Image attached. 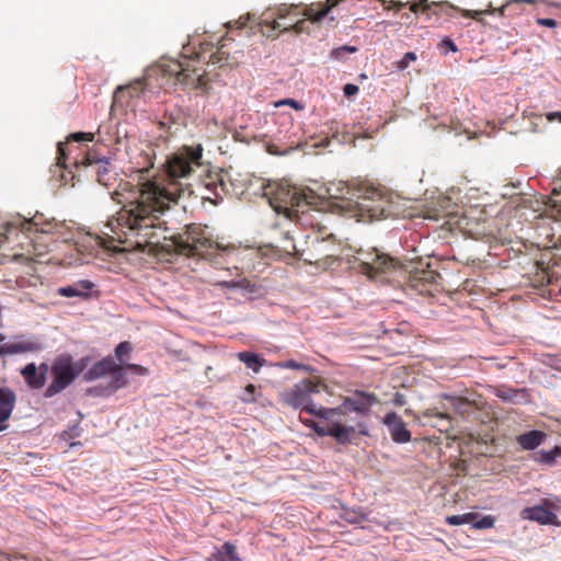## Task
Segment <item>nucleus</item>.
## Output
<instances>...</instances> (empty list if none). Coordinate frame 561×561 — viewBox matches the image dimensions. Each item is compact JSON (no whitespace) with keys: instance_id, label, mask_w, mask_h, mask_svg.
<instances>
[{"instance_id":"obj_1","label":"nucleus","mask_w":561,"mask_h":561,"mask_svg":"<svg viewBox=\"0 0 561 561\" xmlns=\"http://www.w3.org/2000/svg\"><path fill=\"white\" fill-rule=\"evenodd\" d=\"M203 147L184 146L167 157L161 174L139 182L122 194V208L107 224L113 239L145 251L167 239L161 216L192 191L186 180L202 165Z\"/></svg>"},{"instance_id":"obj_2","label":"nucleus","mask_w":561,"mask_h":561,"mask_svg":"<svg viewBox=\"0 0 561 561\" xmlns=\"http://www.w3.org/2000/svg\"><path fill=\"white\" fill-rule=\"evenodd\" d=\"M378 403L375 393L356 390L352 396L343 399L342 403L336 408L322 409V422L304 419L301 422L313 430L317 435L330 436L340 445H347L353 442L355 434L367 436L368 426L366 422L359 421L355 425H348L347 416L351 412H355L362 416L370 414L373 405Z\"/></svg>"},{"instance_id":"obj_3","label":"nucleus","mask_w":561,"mask_h":561,"mask_svg":"<svg viewBox=\"0 0 561 561\" xmlns=\"http://www.w3.org/2000/svg\"><path fill=\"white\" fill-rule=\"evenodd\" d=\"M197 64L222 68L229 65V54L224 46L215 47L211 43H201L198 50L192 55H183L182 60L164 59L152 71L160 72L163 78H173L178 83L207 93L210 82L209 71L197 67Z\"/></svg>"},{"instance_id":"obj_4","label":"nucleus","mask_w":561,"mask_h":561,"mask_svg":"<svg viewBox=\"0 0 561 561\" xmlns=\"http://www.w3.org/2000/svg\"><path fill=\"white\" fill-rule=\"evenodd\" d=\"M264 196L277 214L304 226L319 227L312 213H321L323 199L311 188L293 186L286 181L273 182L264 187Z\"/></svg>"},{"instance_id":"obj_5","label":"nucleus","mask_w":561,"mask_h":561,"mask_svg":"<svg viewBox=\"0 0 561 561\" xmlns=\"http://www.w3.org/2000/svg\"><path fill=\"white\" fill-rule=\"evenodd\" d=\"M171 242L175 253L207 260L217 268L228 270L236 263L238 248L213 240L206 228L197 224L188 225L183 233L172 237Z\"/></svg>"},{"instance_id":"obj_6","label":"nucleus","mask_w":561,"mask_h":561,"mask_svg":"<svg viewBox=\"0 0 561 561\" xmlns=\"http://www.w3.org/2000/svg\"><path fill=\"white\" fill-rule=\"evenodd\" d=\"M56 224L50 220H44L43 215H35L31 219L13 220L12 227L5 236L8 240L12 239V257L14 260L25 259L35 260L49 251L50 233L55 229Z\"/></svg>"},{"instance_id":"obj_7","label":"nucleus","mask_w":561,"mask_h":561,"mask_svg":"<svg viewBox=\"0 0 561 561\" xmlns=\"http://www.w3.org/2000/svg\"><path fill=\"white\" fill-rule=\"evenodd\" d=\"M344 0H327L323 2H316L307 5L302 12L298 10L297 5H283L277 9L276 16L270 22L264 19L262 24L267 25L273 31H295L302 33L305 31V20L299 19L300 15L305 16L312 23L320 22L329 12L337 7Z\"/></svg>"},{"instance_id":"obj_8","label":"nucleus","mask_w":561,"mask_h":561,"mask_svg":"<svg viewBox=\"0 0 561 561\" xmlns=\"http://www.w3.org/2000/svg\"><path fill=\"white\" fill-rule=\"evenodd\" d=\"M336 190V198L354 202V206L367 213L370 219L386 218L391 214L388 199L376 188H352L347 184H340Z\"/></svg>"},{"instance_id":"obj_9","label":"nucleus","mask_w":561,"mask_h":561,"mask_svg":"<svg viewBox=\"0 0 561 561\" xmlns=\"http://www.w3.org/2000/svg\"><path fill=\"white\" fill-rule=\"evenodd\" d=\"M88 359L75 360L69 354L58 355L51 363V382L45 389L44 397L51 398L68 388L87 367Z\"/></svg>"},{"instance_id":"obj_10","label":"nucleus","mask_w":561,"mask_h":561,"mask_svg":"<svg viewBox=\"0 0 561 561\" xmlns=\"http://www.w3.org/2000/svg\"><path fill=\"white\" fill-rule=\"evenodd\" d=\"M325 389L327 386L320 381L305 379L283 391L280 393V401L283 404L295 409L301 408L306 413L314 415L322 421L320 411L325 408L316 407L312 402L311 396Z\"/></svg>"},{"instance_id":"obj_11","label":"nucleus","mask_w":561,"mask_h":561,"mask_svg":"<svg viewBox=\"0 0 561 561\" xmlns=\"http://www.w3.org/2000/svg\"><path fill=\"white\" fill-rule=\"evenodd\" d=\"M439 274L430 268V265L414 268L410 271L407 288L416 291L420 295H426L431 293V287L436 283Z\"/></svg>"},{"instance_id":"obj_12","label":"nucleus","mask_w":561,"mask_h":561,"mask_svg":"<svg viewBox=\"0 0 561 561\" xmlns=\"http://www.w3.org/2000/svg\"><path fill=\"white\" fill-rule=\"evenodd\" d=\"M419 420L423 425L437 427L439 432H447L451 427V416L447 411V405L440 403L439 407H432L420 412Z\"/></svg>"},{"instance_id":"obj_13","label":"nucleus","mask_w":561,"mask_h":561,"mask_svg":"<svg viewBox=\"0 0 561 561\" xmlns=\"http://www.w3.org/2000/svg\"><path fill=\"white\" fill-rule=\"evenodd\" d=\"M383 424L388 427L391 439L397 444H405L411 440V432L405 422L396 412H388L383 416Z\"/></svg>"},{"instance_id":"obj_14","label":"nucleus","mask_w":561,"mask_h":561,"mask_svg":"<svg viewBox=\"0 0 561 561\" xmlns=\"http://www.w3.org/2000/svg\"><path fill=\"white\" fill-rule=\"evenodd\" d=\"M523 519L535 520L541 525H556L557 515L542 505H535L533 507H526L520 512Z\"/></svg>"},{"instance_id":"obj_15","label":"nucleus","mask_w":561,"mask_h":561,"mask_svg":"<svg viewBox=\"0 0 561 561\" xmlns=\"http://www.w3.org/2000/svg\"><path fill=\"white\" fill-rule=\"evenodd\" d=\"M455 10V8L447 3V2H435V1H428V0H420V1H413L410 4V11L417 14V13H428L432 12L434 14L438 13H445L447 15H450V13Z\"/></svg>"},{"instance_id":"obj_16","label":"nucleus","mask_w":561,"mask_h":561,"mask_svg":"<svg viewBox=\"0 0 561 561\" xmlns=\"http://www.w3.org/2000/svg\"><path fill=\"white\" fill-rule=\"evenodd\" d=\"M440 398L445 401L444 403L447 405V411L454 410L460 415L470 414L477 409L476 403L465 397L442 394Z\"/></svg>"},{"instance_id":"obj_17","label":"nucleus","mask_w":561,"mask_h":561,"mask_svg":"<svg viewBox=\"0 0 561 561\" xmlns=\"http://www.w3.org/2000/svg\"><path fill=\"white\" fill-rule=\"evenodd\" d=\"M94 287V284L89 279H81L71 285L59 287L57 289L58 295L62 297H80L88 298L89 291Z\"/></svg>"},{"instance_id":"obj_18","label":"nucleus","mask_w":561,"mask_h":561,"mask_svg":"<svg viewBox=\"0 0 561 561\" xmlns=\"http://www.w3.org/2000/svg\"><path fill=\"white\" fill-rule=\"evenodd\" d=\"M116 367V363L112 357H105L99 362H96L85 374L84 380L92 381L99 378L104 377L110 374Z\"/></svg>"},{"instance_id":"obj_19","label":"nucleus","mask_w":561,"mask_h":561,"mask_svg":"<svg viewBox=\"0 0 561 561\" xmlns=\"http://www.w3.org/2000/svg\"><path fill=\"white\" fill-rule=\"evenodd\" d=\"M21 375L25 383L31 389H42L46 383V377L37 371L35 363H30L21 369Z\"/></svg>"},{"instance_id":"obj_20","label":"nucleus","mask_w":561,"mask_h":561,"mask_svg":"<svg viewBox=\"0 0 561 561\" xmlns=\"http://www.w3.org/2000/svg\"><path fill=\"white\" fill-rule=\"evenodd\" d=\"M396 261L388 254L379 252V260H374L365 272L370 278L396 268Z\"/></svg>"},{"instance_id":"obj_21","label":"nucleus","mask_w":561,"mask_h":561,"mask_svg":"<svg viewBox=\"0 0 561 561\" xmlns=\"http://www.w3.org/2000/svg\"><path fill=\"white\" fill-rule=\"evenodd\" d=\"M42 350V345L39 342L35 340H24L14 343L5 344L1 347V352L5 354H19L26 352H38Z\"/></svg>"},{"instance_id":"obj_22","label":"nucleus","mask_w":561,"mask_h":561,"mask_svg":"<svg viewBox=\"0 0 561 561\" xmlns=\"http://www.w3.org/2000/svg\"><path fill=\"white\" fill-rule=\"evenodd\" d=\"M545 437L546 434L543 432L534 430L518 435L516 440L522 446V448L531 450L538 447Z\"/></svg>"},{"instance_id":"obj_23","label":"nucleus","mask_w":561,"mask_h":561,"mask_svg":"<svg viewBox=\"0 0 561 561\" xmlns=\"http://www.w3.org/2000/svg\"><path fill=\"white\" fill-rule=\"evenodd\" d=\"M207 561H241L236 546L231 542H225L217 549Z\"/></svg>"},{"instance_id":"obj_24","label":"nucleus","mask_w":561,"mask_h":561,"mask_svg":"<svg viewBox=\"0 0 561 561\" xmlns=\"http://www.w3.org/2000/svg\"><path fill=\"white\" fill-rule=\"evenodd\" d=\"M538 2H543V0H508L506 1L505 4H503L501 8H497V9H493L490 7L489 10H485V11H465L463 12V16H467V18H472L474 20H478V15L480 14H499L500 16H504L505 14V9L512 4V3H529V4H533V3H538Z\"/></svg>"},{"instance_id":"obj_25","label":"nucleus","mask_w":561,"mask_h":561,"mask_svg":"<svg viewBox=\"0 0 561 561\" xmlns=\"http://www.w3.org/2000/svg\"><path fill=\"white\" fill-rule=\"evenodd\" d=\"M16 401V396L8 387L0 388V412L4 413L8 417L11 416Z\"/></svg>"},{"instance_id":"obj_26","label":"nucleus","mask_w":561,"mask_h":561,"mask_svg":"<svg viewBox=\"0 0 561 561\" xmlns=\"http://www.w3.org/2000/svg\"><path fill=\"white\" fill-rule=\"evenodd\" d=\"M94 170H95L96 181L101 185H103L105 187H110L112 185L111 180H112V173H113L111 163L108 161H98L94 164Z\"/></svg>"},{"instance_id":"obj_27","label":"nucleus","mask_w":561,"mask_h":561,"mask_svg":"<svg viewBox=\"0 0 561 561\" xmlns=\"http://www.w3.org/2000/svg\"><path fill=\"white\" fill-rule=\"evenodd\" d=\"M110 375L111 382L107 387L108 393H113L127 385V377L122 365L116 364V367L110 371Z\"/></svg>"},{"instance_id":"obj_28","label":"nucleus","mask_w":561,"mask_h":561,"mask_svg":"<svg viewBox=\"0 0 561 561\" xmlns=\"http://www.w3.org/2000/svg\"><path fill=\"white\" fill-rule=\"evenodd\" d=\"M238 358L245 364V366L253 371L257 373L260 368L263 366L264 359L261 358L257 354L251 352H240L238 353Z\"/></svg>"},{"instance_id":"obj_29","label":"nucleus","mask_w":561,"mask_h":561,"mask_svg":"<svg viewBox=\"0 0 561 561\" xmlns=\"http://www.w3.org/2000/svg\"><path fill=\"white\" fill-rule=\"evenodd\" d=\"M374 260H379V251L376 249H373L371 251H359L357 253V261L360 264V271L363 274H365Z\"/></svg>"},{"instance_id":"obj_30","label":"nucleus","mask_w":561,"mask_h":561,"mask_svg":"<svg viewBox=\"0 0 561 561\" xmlns=\"http://www.w3.org/2000/svg\"><path fill=\"white\" fill-rule=\"evenodd\" d=\"M477 516L478 515L476 513H465L461 515H451V516H447L445 518V522L448 525H453V526H459V525H463V524H472L477 519Z\"/></svg>"},{"instance_id":"obj_31","label":"nucleus","mask_w":561,"mask_h":561,"mask_svg":"<svg viewBox=\"0 0 561 561\" xmlns=\"http://www.w3.org/2000/svg\"><path fill=\"white\" fill-rule=\"evenodd\" d=\"M357 51L356 46L343 45L331 50V57L335 60L344 59L346 54H354Z\"/></svg>"},{"instance_id":"obj_32","label":"nucleus","mask_w":561,"mask_h":561,"mask_svg":"<svg viewBox=\"0 0 561 561\" xmlns=\"http://www.w3.org/2000/svg\"><path fill=\"white\" fill-rule=\"evenodd\" d=\"M557 457H561V447L556 446L553 449L540 453L541 462L552 465Z\"/></svg>"},{"instance_id":"obj_33","label":"nucleus","mask_w":561,"mask_h":561,"mask_svg":"<svg viewBox=\"0 0 561 561\" xmlns=\"http://www.w3.org/2000/svg\"><path fill=\"white\" fill-rule=\"evenodd\" d=\"M280 368H287V369H296V370H304V371H311L312 368L309 365H305L301 363H297L294 359H288L285 362H282L278 364Z\"/></svg>"},{"instance_id":"obj_34","label":"nucleus","mask_w":561,"mask_h":561,"mask_svg":"<svg viewBox=\"0 0 561 561\" xmlns=\"http://www.w3.org/2000/svg\"><path fill=\"white\" fill-rule=\"evenodd\" d=\"M131 352V345L129 342H121L115 348V355L119 362H123L125 356H128Z\"/></svg>"},{"instance_id":"obj_35","label":"nucleus","mask_w":561,"mask_h":561,"mask_svg":"<svg viewBox=\"0 0 561 561\" xmlns=\"http://www.w3.org/2000/svg\"><path fill=\"white\" fill-rule=\"evenodd\" d=\"M494 523H495L494 517L491 515H486L477 522L474 520L472 523V525L477 529H488V528H492L494 526Z\"/></svg>"},{"instance_id":"obj_36","label":"nucleus","mask_w":561,"mask_h":561,"mask_svg":"<svg viewBox=\"0 0 561 561\" xmlns=\"http://www.w3.org/2000/svg\"><path fill=\"white\" fill-rule=\"evenodd\" d=\"M283 105H288L290 107H293L294 110L296 111H301L305 108L304 104L294 100V99H283V100H279L277 102L274 103V106L275 107H279V106H283Z\"/></svg>"},{"instance_id":"obj_37","label":"nucleus","mask_w":561,"mask_h":561,"mask_svg":"<svg viewBox=\"0 0 561 561\" xmlns=\"http://www.w3.org/2000/svg\"><path fill=\"white\" fill-rule=\"evenodd\" d=\"M495 394L504 401H513L517 397V392L512 389H496Z\"/></svg>"},{"instance_id":"obj_38","label":"nucleus","mask_w":561,"mask_h":561,"mask_svg":"<svg viewBox=\"0 0 561 561\" xmlns=\"http://www.w3.org/2000/svg\"><path fill=\"white\" fill-rule=\"evenodd\" d=\"M254 393H255V387H254V385L249 383V385L244 388V392H243V396L241 397V400H242L243 402H247V403L254 402V401H255Z\"/></svg>"},{"instance_id":"obj_39","label":"nucleus","mask_w":561,"mask_h":561,"mask_svg":"<svg viewBox=\"0 0 561 561\" xmlns=\"http://www.w3.org/2000/svg\"><path fill=\"white\" fill-rule=\"evenodd\" d=\"M416 59V55L413 51L407 53L403 58L398 62V69L404 70L409 67L411 61Z\"/></svg>"},{"instance_id":"obj_40","label":"nucleus","mask_w":561,"mask_h":561,"mask_svg":"<svg viewBox=\"0 0 561 561\" xmlns=\"http://www.w3.org/2000/svg\"><path fill=\"white\" fill-rule=\"evenodd\" d=\"M57 165H59L60 168H64L65 167V159H66V145L62 144V142H59L58 144V147H57Z\"/></svg>"},{"instance_id":"obj_41","label":"nucleus","mask_w":561,"mask_h":561,"mask_svg":"<svg viewBox=\"0 0 561 561\" xmlns=\"http://www.w3.org/2000/svg\"><path fill=\"white\" fill-rule=\"evenodd\" d=\"M70 139L75 141H93L94 135L92 133H75L70 135Z\"/></svg>"},{"instance_id":"obj_42","label":"nucleus","mask_w":561,"mask_h":561,"mask_svg":"<svg viewBox=\"0 0 561 561\" xmlns=\"http://www.w3.org/2000/svg\"><path fill=\"white\" fill-rule=\"evenodd\" d=\"M13 225V221L9 222L5 228H4V232H0V249L5 245L7 243L8 244H11L12 243V239L11 240H8L5 238V236L9 234L8 230L12 227Z\"/></svg>"},{"instance_id":"obj_43","label":"nucleus","mask_w":561,"mask_h":561,"mask_svg":"<svg viewBox=\"0 0 561 561\" xmlns=\"http://www.w3.org/2000/svg\"><path fill=\"white\" fill-rule=\"evenodd\" d=\"M413 1H411L412 3ZM408 3H410V0L401 1V0H391L390 5L387 8L388 10H396L400 11L403 7H405Z\"/></svg>"},{"instance_id":"obj_44","label":"nucleus","mask_w":561,"mask_h":561,"mask_svg":"<svg viewBox=\"0 0 561 561\" xmlns=\"http://www.w3.org/2000/svg\"><path fill=\"white\" fill-rule=\"evenodd\" d=\"M536 23L541 26L551 27V28L556 27L558 24L556 20L549 19V18H538L536 20Z\"/></svg>"},{"instance_id":"obj_45","label":"nucleus","mask_w":561,"mask_h":561,"mask_svg":"<svg viewBox=\"0 0 561 561\" xmlns=\"http://www.w3.org/2000/svg\"><path fill=\"white\" fill-rule=\"evenodd\" d=\"M358 87L353 83H347L343 88V92L346 96H353L358 93Z\"/></svg>"},{"instance_id":"obj_46","label":"nucleus","mask_w":561,"mask_h":561,"mask_svg":"<svg viewBox=\"0 0 561 561\" xmlns=\"http://www.w3.org/2000/svg\"><path fill=\"white\" fill-rule=\"evenodd\" d=\"M126 368L139 375H145L147 373V369L145 367L137 364H127Z\"/></svg>"},{"instance_id":"obj_47","label":"nucleus","mask_w":561,"mask_h":561,"mask_svg":"<svg viewBox=\"0 0 561 561\" xmlns=\"http://www.w3.org/2000/svg\"><path fill=\"white\" fill-rule=\"evenodd\" d=\"M440 45H442L443 47L448 48L450 51H454V53H455V51H457V46H456V45H455V43H454L450 38H448V37L444 38V39L442 41Z\"/></svg>"},{"instance_id":"obj_48","label":"nucleus","mask_w":561,"mask_h":561,"mask_svg":"<svg viewBox=\"0 0 561 561\" xmlns=\"http://www.w3.org/2000/svg\"><path fill=\"white\" fill-rule=\"evenodd\" d=\"M4 556H5V558H7V560H8V561H19V560H22V559H23V560H25V559H26V557H25V556H23V554H19V553H13V554H9V553H7V554H4Z\"/></svg>"},{"instance_id":"obj_49","label":"nucleus","mask_w":561,"mask_h":561,"mask_svg":"<svg viewBox=\"0 0 561 561\" xmlns=\"http://www.w3.org/2000/svg\"><path fill=\"white\" fill-rule=\"evenodd\" d=\"M48 370H49V366H48V364H46V363H42V364L37 367V371H38L39 374H43V376H44V377H46V378H47V373H48Z\"/></svg>"},{"instance_id":"obj_50","label":"nucleus","mask_w":561,"mask_h":561,"mask_svg":"<svg viewBox=\"0 0 561 561\" xmlns=\"http://www.w3.org/2000/svg\"><path fill=\"white\" fill-rule=\"evenodd\" d=\"M10 417H8L4 413L0 412V431L4 430L5 426L3 423L8 421Z\"/></svg>"},{"instance_id":"obj_51","label":"nucleus","mask_w":561,"mask_h":561,"mask_svg":"<svg viewBox=\"0 0 561 561\" xmlns=\"http://www.w3.org/2000/svg\"><path fill=\"white\" fill-rule=\"evenodd\" d=\"M552 116H558V117H559V119L561 121V113H560V112H556V113H551V114H549L548 118H549V119H551V118H552Z\"/></svg>"},{"instance_id":"obj_52","label":"nucleus","mask_w":561,"mask_h":561,"mask_svg":"<svg viewBox=\"0 0 561 561\" xmlns=\"http://www.w3.org/2000/svg\"><path fill=\"white\" fill-rule=\"evenodd\" d=\"M426 218L438 220L439 219V215H427Z\"/></svg>"},{"instance_id":"obj_53","label":"nucleus","mask_w":561,"mask_h":561,"mask_svg":"<svg viewBox=\"0 0 561 561\" xmlns=\"http://www.w3.org/2000/svg\"><path fill=\"white\" fill-rule=\"evenodd\" d=\"M556 217L561 220V206L558 208V214L556 215Z\"/></svg>"},{"instance_id":"obj_54","label":"nucleus","mask_w":561,"mask_h":561,"mask_svg":"<svg viewBox=\"0 0 561 561\" xmlns=\"http://www.w3.org/2000/svg\"><path fill=\"white\" fill-rule=\"evenodd\" d=\"M2 327V307L0 306V328Z\"/></svg>"},{"instance_id":"obj_55","label":"nucleus","mask_w":561,"mask_h":561,"mask_svg":"<svg viewBox=\"0 0 561 561\" xmlns=\"http://www.w3.org/2000/svg\"><path fill=\"white\" fill-rule=\"evenodd\" d=\"M4 340V335L0 333V342Z\"/></svg>"},{"instance_id":"obj_56","label":"nucleus","mask_w":561,"mask_h":561,"mask_svg":"<svg viewBox=\"0 0 561 561\" xmlns=\"http://www.w3.org/2000/svg\"><path fill=\"white\" fill-rule=\"evenodd\" d=\"M397 403L402 404L401 399H398V400H397Z\"/></svg>"},{"instance_id":"obj_57","label":"nucleus","mask_w":561,"mask_h":561,"mask_svg":"<svg viewBox=\"0 0 561 561\" xmlns=\"http://www.w3.org/2000/svg\"><path fill=\"white\" fill-rule=\"evenodd\" d=\"M397 403L402 404L401 399H398V400H397Z\"/></svg>"},{"instance_id":"obj_58","label":"nucleus","mask_w":561,"mask_h":561,"mask_svg":"<svg viewBox=\"0 0 561 561\" xmlns=\"http://www.w3.org/2000/svg\"><path fill=\"white\" fill-rule=\"evenodd\" d=\"M397 403L402 404L401 399H398V400H397Z\"/></svg>"}]
</instances>
